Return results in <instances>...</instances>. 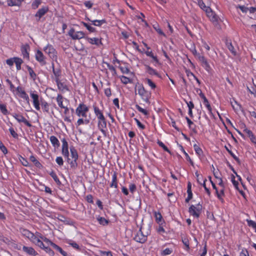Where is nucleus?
Here are the masks:
<instances>
[{"instance_id":"f257e3e1","label":"nucleus","mask_w":256,"mask_h":256,"mask_svg":"<svg viewBox=\"0 0 256 256\" xmlns=\"http://www.w3.org/2000/svg\"><path fill=\"white\" fill-rule=\"evenodd\" d=\"M89 107L83 102L79 104L76 109V114L79 118L76 123V127L83 124H88L91 120L90 114L88 116Z\"/></svg>"},{"instance_id":"f03ea898","label":"nucleus","mask_w":256,"mask_h":256,"mask_svg":"<svg viewBox=\"0 0 256 256\" xmlns=\"http://www.w3.org/2000/svg\"><path fill=\"white\" fill-rule=\"evenodd\" d=\"M70 156L72 158V160H70L69 156L68 158H66L67 162L70 164V167L72 168H75L78 166L77 160L78 158V155L77 152V150L74 146L70 147Z\"/></svg>"},{"instance_id":"7ed1b4c3","label":"nucleus","mask_w":256,"mask_h":256,"mask_svg":"<svg viewBox=\"0 0 256 256\" xmlns=\"http://www.w3.org/2000/svg\"><path fill=\"white\" fill-rule=\"evenodd\" d=\"M30 94L32 100L34 107L36 110H40V104L41 101L44 100L43 98L40 97L38 92L36 90H30Z\"/></svg>"},{"instance_id":"20e7f679","label":"nucleus","mask_w":256,"mask_h":256,"mask_svg":"<svg viewBox=\"0 0 256 256\" xmlns=\"http://www.w3.org/2000/svg\"><path fill=\"white\" fill-rule=\"evenodd\" d=\"M138 94L140 96L142 100L147 104H150V99L151 97V92L146 90L142 85L138 87Z\"/></svg>"},{"instance_id":"39448f33","label":"nucleus","mask_w":256,"mask_h":256,"mask_svg":"<svg viewBox=\"0 0 256 256\" xmlns=\"http://www.w3.org/2000/svg\"><path fill=\"white\" fill-rule=\"evenodd\" d=\"M202 205L198 203L196 205H191L188 208V212L193 216L198 218L202 210Z\"/></svg>"},{"instance_id":"423d86ee","label":"nucleus","mask_w":256,"mask_h":256,"mask_svg":"<svg viewBox=\"0 0 256 256\" xmlns=\"http://www.w3.org/2000/svg\"><path fill=\"white\" fill-rule=\"evenodd\" d=\"M142 228L141 226L138 232H136L135 234L134 240L139 243L144 244L146 242L148 239V233L146 232V234H144L142 231Z\"/></svg>"},{"instance_id":"0eeeda50","label":"nucleus","mask_w":256,"mask_h":256,"mask_svg":"<svg viewBox=\"0 0 256 256\" xmlns=\"http://www.w3.org/2000/svg\"><path fill=\"white\" fill-rule=\"evenodd\" d=\"M20 232L23 236L27 238L31 242L35 244H36L38 241L39 240L37 238L36 233L34 234L29 230L25 228L22 229Z\"/></svg>"},{"instance_id":"6e6552de","label":"nucleus","mask_w":256,"mask_h":256,"mask_svg":"<svg viewBox=\"0 0 256 256\" xmlns=\"http://www.w3.org/2000/svg\"><path fill=\"white\" fill-rule=\"evenodd\" d=\"M44 51L46 54L49 57L54 60L57 58V52L54 46L50 44H48L44 48Z\"/></svg>"},{"instance_id":"1a4fd4ad","label":"nucleus","mask_w":256,"mask_h":256,"mask_svg":"<svg viewBox=\"0 0 256 256\" xmlns=\"http://www.w3.org/2000/svg\"><path fill=\"white\" fill-rule=\"evenodd\" d=\"M211 184L212 186L213 189H214L216 191V196L222 202H224V198L225 196L224 190H225V186H220L218 189L216 186V184L214 182H211Z\"/></svg>"},{"instance_id":"9d476101","label":"nucleus","mask_w":256,"mask_h":256,"mask_svg":"<svg viewBox=\"0 0 256 256\" xmlns=\"http://www.w3.org/2000/svg\"><path fill=\"white\" fill-rule=\"evenodd\" d=\"M207 16L210 20L214 24L216 25L218 24L220 18L212 10L211 8H207V10L206 12Z\"/></svg>"},{"instance_id":"9b49d317","label":"nucleus","mask_w":256,"mask_h":256,"mask_svg":"<svg viewBox=\"0 0 256 256\" xmlns=\"http://www.w3.org/2000/svg\"><path fill=\"white\" fill-rule=\"evenodd\" d=\"M12 116L17 120L19 123L22 122L28 127L32 126L31 123L28 121L21 113H13Z\"/></svg>"},{"instance_id":"f8f14e48","label":"nucleus","mask_w":256,"mask_h":256,"mask_svg":"<svg viewBox=\"0 0 256 256\" xmlns=\"http://www.w3.org/2000/svg\"><path fill=\"white\" fill-rule=\"evenodd\" d=\"M94 114L98 120V122H102L105 121L106 120L102 111L100 109V108L96 106L94 104L92 106Z\"/></svg>"},{"instance_id":"ddd939ff","label":"nucleus","mask_w":256,"mask_h":256,"mask_svg":"<svg viewBox=\"0 0 256 256\" xmlns=\"http://www.w3.org/2000/svg\"><path fill=\"white\" fill-rule=\"evenodd\" d=\"M200 62V65L204 68V69L209 74H211L212 70L206 58L204 56L200 57V59L198 60Z\"/></svg>"},{"instance_id":"4468645a","label":"nucleus","mask_w":256,"mask_h":256,"mask_svg":"<svg viewBox=\"0 0 256 256\" xmlns=\"http://www.w3.org/2000/svg\"><path fill=\"white\" fill-rule=\"evenodd\" d=\"M68 35L73 40H80L84 38L85 34L83 32H75L74 28H71L68 32Z\"/></svg>"},{"instance_id":"2eb2a0df","label":"nucleus","mask_w":256,"mask_h":256,"mask_svg":"<svg viewBox=\"0 0 256 256\" xmlns=\"http://www.w3.org/2000/svg\"><path fill=\"white\" fill-rule=\"evenodd\" d=\"M48 10L49 8L48 6H43L40 8L34 14L36 21L39 22L40 18L48 12Z\"/></svg>"},{"instance_id":"dca6fc26","label":"nucleus","mask_w":256,"mask_h":256,"mask_svg":"<svg viewBox=\"0 0 256 256\" xmlns=\"http://www.w3.org/2000/svg\"><path fill=\"white\" fill-rule=\"evenodd\" d=\"M85 39L86 41L92 45H95L97 47H100L103 46V44L102 42V38H90V37H86Z\"/></svg>"},{"instance_id":"f3484780","label":"nucleus","mask_w":256,"mask_h":256,"mask_svg":"<svg viewBox=\"0 0 256 256\" xmlns=\"http://www.w3.org/2000/svg\"><path fill=\"white\" fill-rule=\"evenodd\" d=\"M35 58L41 65L44 66L46 64V57L39 50H37L35 52Z\"/></svg>"},{"instance_id":"a211bd4d","label":"nucleus","mask_w":256,"mask_h":256,"mask_svg":"<svg viewBox=\"0 0 256 256\" xmlns=\"http://www.w3.org/2000/svg\"><path fill=\"white\" fill-rule=\"evenodd\" d=\"M16 90L17 92V94H18V96L20 98L26 101L28 103H29L30 98L28 96L25 92L24 88L18 86L16 88Z\"/></svg>"},{"instance_id":"6ab92c4d","label":"nucleus","mask_w":256,"mask_h":256,"mask_svg":"<svg viewBox=\"0 0 256 256\" xmlns=\"http://www.w3.org/2000/svg\"><path fill=\"white\" fill-rule=\"evenodd\" d=\"M62 154L65 158H68L69 156L68 144L66 140L64 138L62 140Z\"/></svg>"},{"instance_id":"aec40b11","label":"nucleus","mask_w":256,"mask_h":256,"mask_svg":"<svg viewBox=\"0 0 256 256\" xmlns=\"http://www.w3.org/2000/svg\"><path fill=\"white\" fill-rule=\"evenodd\" d=\"M36 245L44 250L50 256H54V252L48 246H46L41 240L38 241Z\"/></svg>"},{"instance_id":"412c9836","label":"nucleus","mask_w":256,"mask_h":256,"mask_svg":"<svg viewBox=\"0 0 256 256\" xmlns=\"http://www.w3.org/2000/svg\"><path fill=\"white\" fill-rule=\"evenodd\" d=\"M56 82L58 90L61 92H64L70 90L67 84L64 82H62L60 80H57Z\"/></svg>"},{"instance_id":"4be33fe9","label":"nucleus","mask_w":256,"mask_h":256,"mask_svg":"<svg viewBox=\"0 0 256 256\" xmlns=\"http://www.w3.org/2000/svg\"><path fill=\"white\" fill-rule=\"evenodd\" d=\"M30 47L28 44L22 45L21 46V52L24 58H26L28 60L30 59L29 51Z\"/></svg>"},{"instance_id":"5701e85b","label":"nucleus","mask_w":256,"mask_h":256,"mask_svg":"<svg viewBox=\"0 0 256 256\" xmlns=\"http://www.w3.org/2000/svg\"><path fill=\"white\" fill-rule=\"evenodd\" d=\"M98 130L102 132L104 136H106V120L105 121L98 122Z\"/></svg>"},{"instance_id":"b1692460","label":"nucleus","mask_w":256,"mask_h":256,"mask_svg":"<svg viewBox=\"0 0 256 256\" xmlns=\"http://www.w3.org/2000/svg\"><path fill=\"white\" fill-rule=\"evenodd\" d=\"M36 234L37 235V238L38 240H41L42 242L43 241L48 244L50 245L52 247L53 246V244H54V243L50 239L44 236H43L40 232H36Z\"/></svg>"},{"instance_id":"393cba45","label":"nucleus","mask_w":256,"mask_h":256,"mask_svg":"<svg viewBox=\"0 0 256 256\" xmlns=\"http://www.w3.org/2000/svg\"><path fill=\"white\" fill-rule=\"evenodd\" d=\"M193 146L196 154L198 158L200 160L203 159L204 158V155L202 149L197 144H194Z\"/></svg>"},{"instance_id":"a878e982","label":"nucleus","mask_w":256,"mask_h":256,"mask_svg":"<svg viewBox=\"0 0 256 256\" xmlns=\"http://www.w3.org/2000/svg\"><path fill=\"white\" fill-rule=\"evenodd\" d=\"M52 72L54 76L55 82L60 80L62 76V71L60 68H54V64H52Z\"/></svg>"},{"instance_id":"bb28decb","label":"nucleus","mask_w":256,"mask_h":256,"mask_svg":"<svg viewBox=\"0 0 256 256\" xmlns=\"http://www.w3.org/2000/svg\"><path fill=\"white\" fill-rule=\"evenodd\" d=\"M22 250L26 254L31 256H36V254H38L37 252L32 247L24 246L22 247Z\"/></svg>"},{"instance_id":"cd10ccee","label":"nucleus","mask_w":256,"mask_h":256,"mask_svg":"<svg viewBox=\"0 0 256 256\" xmlns=\"http://www.w3.org/2000/svg\"><path fill=\"white\" fill-rule=\"evenodd\" d=\"M146 72L151 76H156L158 78H160V74L157 72L156 70L150 67L149 66H146Z\"/></svg>"},{"instance_id":"c85d7f7f","label":"nucleus","mask_w":256,"mask_h":256,"mask_svg":"<svg viewBox=\"0 0 256 256\" xmlns=\"http://www.w3.org/2000/svg\"><path fill=\"white\" fill-rule=\"evenodd\" d=\"M110 186V188H118V180L116 172H114L112 174V180Z\"/></svg>"},{"instance_id":"c756f323","label":"nucleus","mask_w":256,"mask_h":256,"mask_svg":"<svg viewBox=\"0 0 256 256\" xmlns=\"http://www.w3.org/2000/svg\"><path fill=\"white\" fill-rule=\"evenodd\" d=\"M187 193H188V196L186 198L185 202L186 203H188L190 200L192 198V184L190 182H188V187H187Z\"/></svg>"},{"instance_id":"7c9ffc66","label":"nucleus","mask_w":256,"mask_h":256,"mask_svg":"<svg viewBox=\"0 0 256 256\" xmlns=\"http://www.w3.org/2000/svg\"><path fill=\"white\" fill-rule=\"evenodd\" d=\"M186 122H188V126L189 128L192 130V132L194 133H197L196 130V125L188 118L186 117Z\"/></svg>"},{"instance_id":"2f4dec72","label":"nucleus","mask_w":256,"mask_h":256,"mask_svg":"<svg viewBox=\"0 0 256 256\" xmlns=\"http://www.w3.org/2000/svg\"><path fill=\"white\" fill-rule=\"evenodd\" d=\"M64 100H67V99L64 98L61 94H58L56 97V101L58 106L61 108H64L65 106L63 104Z\"/></svg>"},{"instance_id":"473e14b6","label":"nucleus","mask_w":256,"mask_h":256,"mask_svg":"<svg viewBox=\"0 0 256 256\" xmlns=\"http://www.w3.org/2000/svg\"><path fill=\"white\" fill-rule=\"evenodd\" d=\"M50 140L54 147L58 148L60 146V142L56 136H51L50 137Z\"/></svg>"},{"instance_id":"72a5a7b5","label":"nucleus","mask_w":256,"mask_h":256,"mask_svg":"<svg viewBox=\"0 0 256 256\" xmlns=\"http://www.w3.org/2000/svg\"><path fill=\"white\" fill-rule=\"evenodd\" d=\"M30 160L34 163V166L40 168L41 169L43 168L42 165L41 164V163L36 158L33 156L32 155L30 156Z\"/></svg>"},{"instance_id":"f704fd0d","label":"nucleus","mask_w":256,"mask_h":256,"mask_svg":"<svg viewBox=\"0 0 256 256\" xmlns=\"http://www.w3.org/2000/svg\"><path fill=\"white\" fill-rule=\"evenodd\" d=\"M40 106H41L44 112L49 113L50 105L47 102L44 100H43L41 101Z\"/></svg>"},{"instance_id":"c9c22d12","label":"nucleus","mask_w":256,"mask_h":256,"mask_svg":"<svg viewBox=\"0 0 256 256\" xmlns=\"http://www.w3.org/2000/svg\"><path fill=\"white\" fill-rule=\"evenodd\" d=\"M118 78L120 79L121 82L124 84L132 83V79L124 76H120Z\"/></svg>"},{"instance_id":"e433bc0d","label":"nucleus","mask_w":256,"mask_h":256,"mask_svg":"<svg viewBox=\"0 0 256 256\" xmlns=\"http://www.w3.org/2000/svg\"><path fill=\"white\" fill-rule=\"evenodd\" d=\"M202 100H203L204 104L208 112V114L210 115H212V108L211 106H210L208 100L207 99V98L206 97L205 98H204Z\"/></svg>"},{"instance_id":"4c0bfd02","label":"nucleus","mask_w":256,"mask_h":256,"mask_svg":"<svg viewBox=\"0 0 256 256\" xmlns=\"http://www.w3.org/2000/svg\"><path fill=\"white\" fill-rule=\"evenodd\" d=\"M226 46L228 50L234 56H235L236 55V51L231 42L227 41L226 42Z\"/></svg>"},{"instance_id":"58836bf2","label":"nucleus","mask_w":256,"mask_h":256,"mask_svg":"<svg viewBox=\"0 0 256 256\" xmlns=\"http://www.w3.org/2000/svg\"><path fill=\"white\" fill-rule=\"evenodd\" d=\"M145 54L151 58L153 60L156 64H158L159 62V60L157 56L154 54L152 51H150L149 50H147L145 52Z\"/></svg>"},{"instance_id":"ea45409f","label":"nucleus","mask_w":256,"mask_h":256,"mask_svg":"<svg viewBox=\"0 0 256 256\" xmlns=\"http://www.w3.org/2000/svg\"><path fill=\"white\" fill-rule=\"evenodd\" d=\"M144 82L152 90H154L156 88V84L150 78H146L144 80Z\"/></svg>"},{"instance_id":"a19ab883","label":"nucleus","mask_w":256,"mask_h":256,"mask_svg":"<svg viewBox=\"0 0 256 256\" xmlns=\"http://www.w3.org/2000/svg\"><path fill=\"white\" fill-rule=\"evenodd\" d=\"M14 63L16 66L17 70H21V65L23 63V60L22 58L18 57H14Z\"/></svg>"},{"instance_id":"79ce46f5","label":"nucleus","mask_w":256,"mask_h":256,"mask_svg":"<svg viewBox=\"0 0 256 256\" xmlns=\"http://www.w3.org/2000/svg\"><path fill=\"white\" fill-rule=\"evenodd\" d=\"M26 68L28 70V71L29 73V74L31 78L32 79V80H35L36 78V74L32 68L29 66H26Z\"/></svg>"},{"instance_id":"37998d69","label":"nucleus","mask_w":256,"mask_h":256,"mask_svg":"<svg viewBox=\"0 0 256 256\" xmlns=\"http://www.w3.org/2000/svg\"><path fill=\"white\" fill-rule=\"evenodd\" d=\"M49 174L52 178L58 185L60 186L62 184L61 182L59 180L56 173L54 170L51 171L49 173Z\"/></svg>"},{"instance_id":"c03bdc74","label":"nucleus","mask_w":256,"mask_h":256,"mask_svg":"<svg viewBox=\"0 0 256 256\" xmlns=\"http://www.w3.org/2000/svg\"><path fill=\"white\" fill-rule=\"evenodd\" d=\"M154 216L156 222L160 224L162 220V217L160 212H154Z\"/></svg>"},{"instance_id":"a18cd8bd","label":"nucleus","mask_w":256,"mask_h":256,"mask_svg":"<svg viewBox=\"0 0 256 256\" xmlns=\"http://www.w3.org/2000/svg\"><path fill=\"white\" fill-rule=\"evenodd\" d=\"M66 243L70 246H71L75 250L78 251H80V246L75 242L72 240H68V241L66 242Z\"/></svg>"},{"instance_id":"49530a36","label":"nucleus","mask_w":256,"mask_h":256,"mask_svg":"<svg viewBox=\"0 0 256 256\" xmlns=\"http://www.w3.org/2000/svg\"><path fill=\"white\" fill-rule=\"evenodd\" d=\"M53 244L54 246L52 248L57 251H58V252H60L62 255L63 256H68L67 252L64 251L60 246H59L56 244Z\"/></svg>"},{"instance_id":"de8ad7c7","label":"nucleus","mask_w":256,"mask_h":256,"mask_svg":"<svg viewBox=\"0 0 256 256\" xmlns=\"http://www.w3.org/2000/svg\"><path fill=\"white\" fill-rule=\"evenodd\" d=\"M182 242L183 244L185 246L186 248L185 250L187 251H188L190 249V242L187 236H184L182 238Z\"/></svg>"},{"instance_id":"09e8293b","label":"nucleus","mask_w":256,"mask_h":256,"mask_svg":"<svg viewBox=\"0 0 256 256\" xmlns=\"http://www.w3.org/2000/svg\"><path fill=\"white\" fill-rule=\"evenodd\" d=\"M92 24L96 26H100L102 24L106 23V20L104 19L101 20H93L91 21Z\"/></svg>"},{"instance_id":"8fccbe9b","label":"nucleus","mask_w":256,"mask_h":256,"mask_svg":"<svg viewBox=\"0 0 256 256\" xmlns=\"http://www.w3.org/2000/svg\"><path fill=\"white\" fill-rule=\"evenodd\" d=\"M135 107L138 112L142 113L144 116H148L149 114V112H148V110L142 108L138 104H136L135 106Z\"/></svg>"},{"instance_id":"3c124183","label":"nucleus","mask_w":256,"mask_h":256,"mask_svg":"<svg viewBox=\"0 0 256 256\" xmlns=\"http://www.w3.org/2000/svg\"><path fill=\"white\" fill-rule=\"evenodd\" d=\"M182 152L186 156V160L189 162L190 163V164L192 166H194V162L192 160V159L190 158V156H189V155L185 151V150H184V148L181 146V148H180Z\"/></svg>"},{"instance_id":"603ef678","label":"nucleus","mask_w":256,"mask_h":256,"mask_svg":"<svg viewBox=\"0 0 256 256\" xmlns=\"http://www.w3.org/2000/svg\"><path fill=\"white\" fill-rule=\"evenodd\" d=\"M41 0H34L32 3V8L34 10L37 9L42 4Z\"/></svg>"},{"instance_id":"864d4df0","label":"nucleus","mask_w":256,"mask_h":256,"mask_svg":"<svg viewBox=\"0 0 256 256\" xmlns=\"http://www.w3.org/2000/svg\"><path fill=\"white\" fill-rule=\"evenodd\" d=\"M198 6L205 12L207 10V8L210 7L206 6L202 0H197Z\"/></svg>"},{"instance_id":"5fc2aeb1","label":"nucleus","mask_w":256,"mask_h":256,"mask_svg":"<svg viewBox=\"0 0 256 256\" xmlns=\"http://www.w3.org/2000/svg\"><path fill=\"white\" fill-rule=\"evenodd\" d=\"M18 159L20 161V162L21 164L24 166H29V163L28 161V160L22 156H18Z\"/></svg>"},{"instance_id":"6e6d98bb","label":"nucleus","mask_w":256,"mask_h":256,"mask_svg":"<svg viewBox=\"0 0 256 256\" xmlns=\"http://www.w3.org/2000/svg\"><path fill=\"white\" fill-rule=\"evenodd\" d=\"M157 144L160 147L162 148L164 151L170 154V150L162 141L158 140Z\"/></svg>"},{"instance_id":"4d7b16f0","label":"nucleus","mask_w":256,"mask_h":256,"mask_svg":"<svg viewBox=\"0 0 256 256\" xmlns=\"http://www.w3.org/2000/svg\"><path fill=\"white\" fill-rule=\"evenodd\" d=\"M99 224L103 226H105L108 224V221L106 220L104 218L99 216L97 218Z\"/></svg>"},{"instance_id":"13d9d810","label":"nucleus","mask_w":256,"mask_h":256,"mask_svg":"<svg viewBox=\"0 0 256 256\" xmlns=\"http://www.w3.org/2000/svg\"><path fill=\"white\" fill-rule=\"evenodd\" d=\"M82 24L84 25V27H86V29L90 32H96V30L94 28L90 26V24H88L86 23V22H82Z\"/></svg>"},{"instance_id":"bf43d9fd","label":"nucleus","mask_w":256,"mask_h":256,"mask_svg":"<svg viewBox=\"0 0 256 256\" xmlns=\"http://www.w3.org/2000/svg\"><path fill=\"white\" fill-rule=\"evenodd\" d=\"M100 256H113L111 251H104L100 250L98 251Z\"/></svg>"},{"instance_id":"052dcab7","label":"nucleus","mask_w":256,"mask_h":256,"mask_svg":"<svg viewBox=\"0 0 256 256\" xmlns=\"http://www.w3.org/2000/svg\"><path fill=\"white\" fill-rule=\"evenodd\" d=\"M0 110L2 114L4 115H7L8 114L6 106L4 104H1L0 103Z\"/></svg>"},{"instance_id":"680f3d73","label":"nucleus","mask_w":256,"mask_h":256,"mask_svg":"<svg viewBox=\"0 0 256 256\" xmlns=\"http://www.w3.org/2000/svg\"><path fill=\"white\" fill-rule=\"evenodd\" d=\"M195 176L196 177V180L198 182L199 184H201L202 182L204 180L202 176V174H200L198 171L195 172Z\"/></svg>"},{"instance_id":"e2e57ef3","label":"nucleus","mask_w":256,"mask_h":256,"mask_svg":"<svg viewBox=\"0 0 256 256\" xmlns=\"http://www.w3.org/2000/svg\"><path fill=\"white\" fill-rule=\"evenodd\" d=\"M106 64L109 70L112 72V75L115 76L116 74V68L112 65L110 64L108 62H106Z\"/></svg>"},{"instance_id":"0e129e2a","label":"nucleus","mask_w":256,"mask_h":256,"mask_svg":"<svg viewBox=\"0 0 256 256\" xmlns=\"http://www.w3.org/2000/svg\"><path fill=\"white\" fill-rule=\"evenodd\" d=\"M172 252V250L171 248H166L162 251L161 254L162 256H165L171 254Z\"/></svg>"},{"instance_id":"69168bd1","label":"nucleus","mask_w":256,"mask_h":256,"mask_svg":"<svg viewBox=\"0 0 256 256\" xmlns=\"http://www.w3.org/2000/svg\"><path fill=\"white\" fill-rule=\"evenodd\" d=\"M134 120L136 122L138 126L141 130H144L146 128L145 126L142 124L138 118H134Z\"/></svg>"},{"instance_id":"338daca9","label":"nucleus","mask_w":256,"mask_h":256,"mask_svg":"<svg viewBox=\"0 0 256 256\" xmlns=\"http://www.w3.org/2000/svg\"><path fill=\"white\" fill-rule=\"evenodd\" d=\"M0 150L4 154H6L8 152L7 148L4 146L2 142H0Z\"/></svg>"},{"instance_id":"774afa93","label":"nucleus","mask_w":256,"mask_h":256,"mask_svg":"<svg viewBox=\"0 0 256 256\" xmlns=\"http://www.w3.org/2000/svg\"><path fill=\"white\" fill-rule=\"evenodd\" d=\"M243 132L247 135L248 138H250V136L254 134L251 130L246 127V125H244V128L243 130Z\"/></svg>"}]
</instances>
